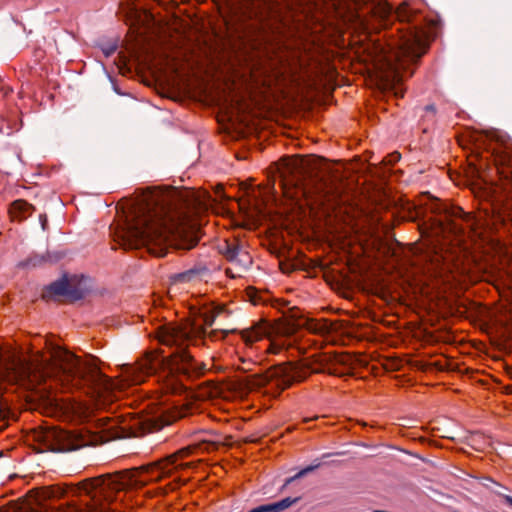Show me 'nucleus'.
Returning a JSON list of instances; mask_svg holds the SVG:
<instances>
[{"mask_svg": "<svg viewBox=\"0 0 512 512\" xmlns=\"http://www.w3.org/2000/svg\"><path fill=\"white\" fill-rule=\"evenodd\" d=\"M506 502H507V504H508L509 506H511V507H512V497H510V496H506Z\"/></svg>", "mask_w": 512, "mask_h": 512, "instance_id": "4be33fe9", "label": "nucleus"}, {"mask_svg": "<svg viewBox=\"0 0 512 512\" xmlns=\"http://www.w3.org/2000/svg\"><path fill=\"white\" fill-rule=\"evenodd\" d=\"M398 17L403 19L404 16L401 14V12H398Z\"/></svg>", "mask_w": 512, "mask_h": 512, "instance_id": "bb28decb", "label": "nucleus"}, {"mask_svg": "<svg viewBox=\"0 0 512 512\" xmlns=\"http://www.w3.org/2000/svg\"><path fill=\"white\" fill-rule=\"evenodd\" d=\"M417 287H418V294H420V292H421L420 290L421 289H420V284L419 283L417 284Z\"/></svg>", "mask_w": 512, "mask_h": 512, "instance_id": "cd10ccee", "label": "nucleus"}, {"mask_svg": "<svg viewBox=\"0 0 512 512\" xmlns=\"http://www.w3.org/2000/svg\"><path fill=\"white\" fill-rule=\"evenodd\" d=\"M119 423L118 418L117 419H107V423L104 424L103 430L104 431H111L116 427V425Z\"/></svg>", "mask_w": 512, "mask_h": 512, "instance_id": "f3484780", "label": "nucleus"}, {"mask_svg": "<svg viewBox=\"0 0 512 512\" xmlns=\"http://www.w3.org/2000/svg\"><path fill=\"white\" fill-rule=\"evenodd\" d=\"M42 439L47 448L55 452H69L83 446V443L75 434L59 428H52L43 432Z\"/></svg>", "mask_w": 512, "mask_h": 512, "instance_id": "6e6552de", "label": "nucleus"}, {"mask_svg": "<svg viewBox=\"0 0 512 512\" xmlns=\"http://www.w3.org/2000/svg\"><path fill=\"white\" fill-rule=\"evenodd\" d=\"M436 36V25L428 31L423 30L420 25H418V59L428 51L430 43L436 38Z\"/></svg>", "mask_w": 512, "mask_h": 512, "instance_id": "9d476101", "label": "nucleus"}, {"mask_svg": "<svg viewBox=\"0 0 512 512\" xmlns=\"http://www.w3.org/2000/svg\"><path fill=\"white\" fill-rule=\"evenodd\" d=\"M199 275V271L189 270L184 273L178 274L176 280L179 282H189L195 280Z\"/></svg>", "mask_w": 512, "mask_h": 512, "instance_id": "f8f14e48", "label": "nucleus"}, {"mask_svg": "<svg viewBox=\"0 0 512 512\" xmlns=\"http://www.w3.org/2000/svg\"><path fill=\"white\" fill-rule=\"evenodd\" d=\"M271 329L267 322H261L251 328L242 330L241 337L246 344H252L264 337H270Z\"/></svg>", "mask_w": 512, "mask_h": 512, "instance_id": "1a4fd4ad", "label": "nucleus"}, {"mask_svg": "<svg viewBox=\"0 0 512 512\" xmlns=\"http://www.w3.org/2000/svg\"><path fill=\"white\" fill-rule=\"evenodd\" d=\"M167 401H168V399H166V398H165V399H163V400L160 402V405H161V406H165V405H167Z\"/></svg>", "mask_w": 512, "mask_h": 512, "instance_id": "5701e85b", "label": "nucleus"}, {"mask_svg": "<svg viewBox=\"0 0 512 512\" xmlns=\"http://www.w3.org/2000/svg\"><path fill=\"white\" fill-rule=\"evenodd\" d=\"M425 117L428 118V120L430 121H433L434 117H435V107L434 105H427L425 107Z\"/></svg>", "mask_w": 512, "mask_h": 512, "instance_id": "a211bd4d", "label": "nucleus"}, {"mask_svg": "<svg viewBox=\"0 0 512 512\" xmlns=\"http://www.w3.org/2000/svg\"><path fill=\"white\" fill-rule=\"evenodd\" d=\"M219 252L231 264V267L226 269V273L231 278L240 277L252 264L250 254L235 241L225 240L219 245Z\"/></svg>", "mask_w": 512, "mask_h": 512, "instance_id": "423d86ee", "label": "nucleus"}, {"mask_svg": "<svg viewBox=\"0 0 512 512\" xmlns=\"http://www.w3.org/2000/svg\"><path fill=\"white\" fill-rule=\"evenodd\" d=\"M166 388H167V390L171 389L173 392L176 391V387H174L172 383L167 384Z\"/></svg>", "mask_w": 512, "mask_h": 512, "instance_id": "412c9836", "label": "nucleus"}, {"mask_svg": "<svg viewBox=\"0 0 512 512\" xmlns=\"http://www.w3.org/2000/svg\"><path fill=\"white\" fill-rule=\"evenodd\" d=\"M424 440H425V439H424V438H422V437H420V436H418V438H417L418 443H419V442H422V441H424Z\"/></svg>", "mask_w": 512, "mask_h": 512, "instance_id": "393cba45", "label": "nucleus"}, {"mask_svg": "<svg viewBox=\"0 0 512 512\" xmlns=\"http://www.w3.org/2000/svg\"><path fill=\"white\" fill-rule=\"evenodd\" d=\"M501 181L503 183V186L505 189H511L512 190V172H502L501 173Z\"/></svg>", "mask_w": 512, "mask_h": 512, "instance_id": "2eb2a0df", "label": "nucleus"}, {"mask_svg": "<svg viewBox=\"0 0 512 512\" xmlns=\"http://www.w3.org/2000/svg\"><path fill=\"white\" fill-rule=\"evenodd\" d=\"M280 349H281L280 345H278L277 343L272 341L269 345L268 351L270 353H279Z\"/></svg>", "mask_w": 512, "mask_h": 512, "instance_id": "6ab92c4d", "label": "nucleus"}, {"mask_svg": "<svg viewBox=\"0 0 512 512\" xmlns=\"http://www.w3.org/2000/svg\"><path fill=\"white\" fill-rule=\"evenodd\" d=\"M176 202L206 210L213 200L208 192L200 190L148 191L127 216L125 227L119 232L120 244L125 248L147 246L157 256H163L168 245L193 248L199 240L198 228L182 213L173 211L172 204Z\"/></svg>", "mask_w": 512, "mask_h": 512, "instance_id": "f257e3e1", "label": "nucleus"}, {"mask_svg": "<svg viewBox=\"0 0 512 512\" xmlns=\"http://www.w3.org/2000/svg\"><path fill=\"white\" fill-rule=\"evenodd\" d=\"M189 452L190 448H184L140 470L85 480L76 488L71 489L63 503L42 505L41 512H109L117 510V507L112 508L111 505L118 501L123 502L129 489L143 486L149 481H158L171 475L174 471L188 467L190 463L184 462L183 459Z\"/></svg>", "mask_w": 512, "mask_h": 512, "instance_id": "f03ea898", "label": "nucleus"}, {"mask_svg": "<svg viewBox=\"0 0 512 512\" xmlns=\"http://www.w3.org/2000/svg\"><path fill=\"white\" fill-rule=\"evenodd\" d=\"M154 403L147 404L143 409H141L139 412L134 413L127 418H123L122 422L123 426L121 429L123 431L125 430H141L143 432L146 431H152L156 429H160L163 425L168 424V420H163L162 417L167 409L164 407L158 408L156 411H151L147 415H142V412L148 408H151V406Z\"/></svg>", "mask_w": 512, "mask_h": 512, "instance_id": "0eeeda50", "label": "nucleus"}, {"mask_svg": "<svg viewBox=\"0 0 512 512\" xmlns=\"http://www.w3.org/2000/svg\"><path fill=\"white\" fill-rule=\"evenodd\" d=\"M391 10H392L391 7H387L385 13L389 14L391 12Z\"/></svg>", "mask_w": 512, "mask_h": 512, "instance_id": "b1692460", "label": "nucleus"}, {"mask_svg": "<svg viewBox=\"0 0 512 512\" xmlns=\"http://www.w3.org/2000/svg\"><path fill=\"white\" fill-rule=\"evenodd\" d=\"M423 184L418 187V233L420 236L426 234L423 226L431 223V227L441 228L452 216H460L462 209L450 210L439 197L422 189Z\"/></svg>", "mask_w": 512, "mask_h": 512, "instance_id": "7ed1b4c3", "label": "nucleus"}, {"mask_svg": "<svg viewBox=\"0 0 512 512\" xmlns=\"http://www.w3.org/2000/svg\"><path fill=\"white\" fill-rule=\"evenodd\" d=\"M417 459L420 460L425 465V467L421 468V470H427L431 475L435 474L437 466L433 462L427 460L426 458L420 456L419 454L417 456Z\"/></svg>", "mask_w": 512, "mask_h": 512, "instance_id": "ddd939ff", "label": "nucleus"}, {"mask_svg": "<svg viewBox=\"0 0 512 512\" xmlns=\"http://www.w3.org/2000/svg\"><path fill=\"white\" fill-rule=\"evenodd\" d=\"M19 512H41L40 511H37L34 507H33V504L32 502H27L25 504H22L20 507H19Z\"/></svg>", "mask_w": 512, "mask_h": 512, "instance_id": "dca6fc26", "label": "nucleus"}, {"mask_svg": "<svg viewBox=\"0 0 512 512\" xmlns=\"http://www.w3.org/2000/svg\"><path fill=\"white\" fill-rule=\"evenodd\" d=\"M40 220H41V223H42V227L43 229H45V223H46V218L44 216H40Z\"/></svg>", "mask_w": 512, "mask_h": 512, "instance_id": "aec40b11", "label": "nucleus"}, {"mask_svg": "<svg viewBox=\"0 0 512 512\" xmlns=\"http://www.w3.org/2000/svg\"><path fill=\"white\" fill-rule=\"evenodd\" d=\"M310 420H311L310 418H305V419H304V421H305V422H308V421H310Z\"/></svg>", "mask_w": 512, "mask_h": 512, "instance_id": "c85d7f7f", "label": "nucleus"}, {"mask_svg": "<svg viewBox=\"0 0 512 512\" xmlns=\"http://www.w3.org/2000/svg\"><path fill=\"white\" fill-rule=\"evenodd\" d=\"M31 206L23 200H17L12 204L10 213L13 218L22 219L31 213Z\"/></svg>", "mask_w": 512, "mask_h": 512, "instance_id": "9b49d317", "label": "nucleus"}, {"mask_svg": "<svg viewBox=\"0 0 512 512\" xmlns=\"http://www.w3.org/2000/svg\"><path fill=\"white\" fill-rule=\"evenodd\" d=\"M87 282L88 279L85 277H81L79 280L76 276L71 278L63 277L46 288L43 298L50 299L56 296H67L73 301L80 300L87 292Z\"/></svg>", "mask_w": 512, "mask_h": 512, "instance_id": "39448f33", "label": "nucleus"}, {"mask_svg": "<svg viewBox=\"0 0 512 512\" xmlns=\"http://www.w3.org/2000/svg\"><path fill=\"white\" fill-rule=\"evenodd\" d=\"M316 467H318V465H315V466H308L302 470H300L295 476L289 478L286 480V485L290 484L292 481H294L295 479L297 478H300L302 476H304L305 474H307L308 472H311L313 471Z\"/></svg>", "mask_w": 512, "mask_h": 512, "instance_id": "4468645a", "label": "nucleus"}, {"mask_svg": "<svg viewBox=\"0 0 512 512\" xmlns=\"http://www.w3.org/2000/svg\"><path fill=\"white\" fill-rule=\"evenodd\" d=\"M417 367H418V370H420L422 368L421 366V362L418 360V364H417Z\"/></svg>", "mask_w": 512, "mask_h": 512, "instance_id": "a878e982", "label": "nucleus"}, {"mask_svg": "<svg viewBox=\"0 0 512 512\" xmlns=\"http://www.w3.org/2000/svg\"><path fill=\"white\" fill-rule=\"evenodd\" d=\"M312 372H316V370L304 364H282L269 369L263 374L252 375L249 383L253 388L271 386L281 391L293 382L304 380Z\"/></svg>", "mask_w": 512, "mask_h": 512, "instance_id": "20e7f679", "label": "nucleus"}]
</instances>
